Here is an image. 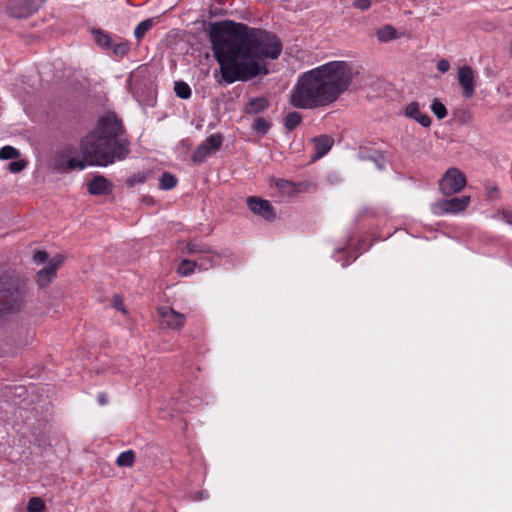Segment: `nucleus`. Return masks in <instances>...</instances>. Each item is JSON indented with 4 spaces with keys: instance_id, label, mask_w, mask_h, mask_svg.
Listing matches in <instances>:
<instances>
[{
    "instance_id": "f257e3e1",
    "label": "nucleus",
    "mask_w": 512,
    "mask_h": 512,
    "mask_svg": "<svg viewBox=\"0 0 512 512\" xmlns=\"http://www.w3.org/2000/svg\"><path fill=\"white\" fill-rule=\"evenodd\" d=\"M209 38L219 64V84L245 82L260 74L266 75L267 68L260 66L257 60L276 59L282 51V43L275 34L230 20L214 23Z\"/></svg>"
},
{
    "instance_id": "f03ea898",
    "label": "nucleus",
    "mask_w": 512,
    "mask_h": 512,
    "mask_svg": "<svg viewBox=\"0 0 512 512\" xmlns=\"http://www.w3.org/2000/svg\"><path fill=\"white\" fill-rule=\"evenodd\" d=\"M354 75L345 61H332L314 68L299 77L290 103L298 109L328 106L348 89Z\"/></svg>"
},
{
    "instance_id": "7ed1b4c3",
    "label": "nucleus",
    "mask_w": 512,
    "mask_h": 512,
    "mask_svg": "<svg viewBox=\"0 0 512 512\" xmlns=\"http://www.w3.org/2000/svg\"><path fill=\"white\" fill-rule=\"evenodd\" d=\"M131 143L121 119L108 112L99 118L93 131L80 144L83 160L67 159V172L76 168L83 170L86 165L106 167L122 161L131 152Z\"/></svg>"
},
{
    "instance_id": "20e7f679",
    "label": "nucleus",
    "mask_w": 512,
    "mask_h": 512,
    "mask_svg": "<svg viewBox=\"0 0 512 512\" xmlns=\"http://www.w3.org/2000/svg\"><path fill=\"white\" fill-rule=\"evenodd\" d=\"M24 298L23 289L0 278V319L19 312L24 307Z\"/></svg>"
},
{
    "instance_id": "39448f33",
    "label": "nucleus",
    "mask_w": 512,
    "mask_h": 512,
    "mask_svg": "<svg viewBox=\"0 0 512 512\" xmlns=\"http://www.w3.org/2000/svg\"><path fill=\"white\" fill-rule=\"evenodd\" d=\"M465 185L466 177L456 167L449 168L439 181V189L446 196L459 193Z\"/></svg>"
},
{
    "instance_id": "423d86ee",
    "label": "nucleus",
    "mask_w": 512,
    "mask_h": 512,
    "mask_svg": "<svg viewBox=\"0 0 512 512\" xmlns=\"http://www.w3.org/2000/svg\"><path fill=\"white\" fill-rule=\"evenodd\" d=\"M45 0H9L6 13L15 19H25L37 12Z\"/></svg>"
},
{
    "instance_id": "0eeeda50",
    "label": "nucleus",
    "mask_w": 512,
    "mask_h": 512,
    "mask_svg": "<svg viewBox=\"0 0 512 512\" xmlns=\"http://www.w3.org/2000/svg\"><path fill=\"white\" fill-rule=\"evenodd\" d=\"M223 144V136L220 133L210 135L201 145L197 147L191 156V159L196 164L203 163L206 158L217 152Z\"/></svg>"
},
{
    "instance_id": "6e6552de",
    "label": "nucleus",
    "mask_w": 512,
    "mask_h": 512,
    "mask_svg": "<svg viewBox=\"0 0 512 512\" xmlns=\"http://www.w3.org/2000/svg\"><path fill=\"white\" fill-rule=\"evenodd\" d=\"M470 203L469 196L455 197L438 201L434 205L435 212L440 214L464 211Z\"/></svg>"
},
{
    "instance_id": "1a4fd4ad",
    "label": "nucleus",
    "mask_w": 512,
    "mask_h": 512,
    "mask_svg": "<svg viewBox=\"0 0 512 512\" xmlns=\"http://www.w3.org/2000/svg\"><path fill=\"white\" fill-rule=\"evenodd\" d=\"M247 205L249 209L256 215L261 216L265 220H273L276 215L274 208L268 200L261 199L259 197L251 196L248 197Z\"/></svg>"
},
{
    "instance_id": "9d476101",
    "label": "nucleus",
    "mask_w": 512,
    "mask_h": 512,
    "mask_svg": "<svg viewBox=\"0 0 512 512\" xmlns=\"http://www.w3.org/2000/svg\"><path fill=\"white\" fill-rule=\"evenodd\" d=\"M63 262L62 256L53 257L47 266L41 269L37 274V283L39 287L44 288L49 285L52 278L55 276L57 269Z\"/></svg>"
},
{
    "instance_id": "9b49d317",
    "label": "nucleus",
    "mask_w": 512,
    "mask_h": 512,
    "mask_svg": "<svg viewBox=\"0 0 512 512\" xmlns=\"http://www.w3.org/2000/svg\"><path fill=\"white\" fill-rule=\"evenodd\" d=\"M159 314L162 318L163 324L168 328L179 330L185 323V316L176 312L172 308L162 307L159 309Z\"/></svg>"
},
{
    "instance_id": "f8f14e48",
    "label": "nucleus",
    "mask_w": 512,
    "mask_h": 512,
    "mask_svg": "<svg viewBox=\"0 0 512 512\" xmlns=\"http://www.w3.org/2000/svg\"><path fill=\"white\" fill-rule=\"evenodd\" d=\"M459 84L463 88V95L470 98L474 94V72L471 67L463 66L458 70Z\"/></svg>"
},
{
    "instance_id": "ddd939ff",
    "label": "nucleus",
    "mask_w": 512,
    "mask_h": 512,
    "mask_svg": "<svg viewBox=\"0 0 512 512\" xmlns=\"http://www.w3.org/2000/svg\"><path fill=\"white\" fill-rule=\"evenodd\" d=\"M314 146V154L311 156L312 161H316L326 155L334 144L332 137L328 135H320L312 140Z\"/></svg>"
},
{
    "instance_id": "4468645a",
    "label": "nucleus",
    "mask_w": 512,
    "mask_h": 512,
    "mask_svg": "<svg viewBox=\"0 0 512 512\" xmlns=\"http://www.w3.org/2000/svg\"><path fill=\"white\" fill-rule=\"evenodd\" d=\"M88 192L95 196L108 195L112 192L113 184L104 176H95L88 184Z\"/></svg>"
},
{
    "instance_id": "2eb2a0df",
    "label": "nucleus",
    "mask_w": 512,
    "mask_h": 512,
    "mask_svg": "<svg viewBox=\"0 0 512 512\" xmlns=\"http://www.w3.org/2000/svg\"><path fill=\"white\" fill-rule=\"evenodd\" d=\"M405 115L420 123L423 127L431 125V118L426 113H422L418 102H411L405 108Z\"/></svg>"
},
{
    "instance_id": "dca6fc26",
    "label": "nucleus",
    "mask_w": 512,
    "mask_h": 512,
    "mask_svg": "<svg viewBox=\"0 0 512 512\" xmlns=\"http://www.w3.org/2000/svg\"><path fill=\"white\" fill-rule=\"evenodd\" d=\"M270 103L265 97L251 98L245 105L244 112L249 115L259 114L268 109Z\"/></svg>"
},
{
    "instance_id": "f3484780",
    "label": "nucleus",
    "mask_w": 512,
    "mask_h": 512,
    "mask_svg": "<svg viewBox=\"0 0 512 512\" xmlns=\"http://www.w3.org/2000/svg\"><path fill=\"white\" fill-rule=\"evenodd\" d=\"M186 253L194 254H214L218 255L210 246L204 243L189 242L185 248Z\"/></svg>"
},
{
    "instance_id": "a211bd4d",
    "label": "nucleus",
    "mask_w": 512,
    "mask_h": 512,
    "mask_svg": "<svg viewBox=\"0 0 512 512\" xmlns=\"http://www.w3.org/2000/svg\"><path fill=\"white\" fill-rule=\"evenodd\" d=\"M94 40L96 44L103 49H110L112 46V40L110 36L101 29H93Z\"/></svg>"
},
{
    "instance_id": "6ab92c4d",
    "label": "nucleus",
    "mask_w": 512,
    "mask_h": 512,
    "mask_svg": "<svg viewBox=\"0 0 512 512\" xmlns=\"http://www.w3.org/2000/svg\"><path fill=\"white\" fill-rule=\"evenodd\" d=\"M302 121V115L299 112H289L284 118V127L287 131H293Z\"/></svg>"
},
{
    "instance_id": "aec40b11",
    "label": "nucleus",
    "mask_w": 512,
    "mask_h": 512,
    "mask_svg": "<svg viewBox=\"0 0 512 512\" xmlns=\"http://www.w3.org/2000/svg\"><path fill=\"white\" fill-rule=\"evenodd\" d=\"M376 36L380 42H388L396 38V30L391 25H385L377 29Z\"/></svg>"
},
{
    "instance_id": "412c9836",
    "label": "nucleus",
    "mask_w": 512,
    "mask_h": 512,
    "mask_svg": "<svg viewBox=\"0 0 512 512\" xmlns=\"http://www.w3.org/2000/svg\"><path fill=\"white\" fill-rule=\"evenodd\" d=\"M159 181H160L159 188L162 190L173 189L177 185V182H178L177 178L169 172H164L161 175Z\"/></svg>"
},
{
    "instance_id": "4be33fe9",
    "label": "nucleus",
    "mask_w": 512,
    "mask_h": 512,
    "mask_svg": "<svg viewBox=\"0 0 512 512\" xmlns=\"http://www.w3.org/2000/svg\"><path fill=\"white\" fill-rule=\"evenodd\" d=\"M153 27V19L148 18L146 20H143L140 22L135 30H134V36L135 38L140 41L145 34Z\"/></svg>"
},
{
    "instance_id": "5701e85b",
    "label": "nucleus",
    "mask_w": 512,
    "mask_h": 512,
    "mask_svg": "<svg viewBox=\"0 0 512 512\" xmlns=\"http://www.w3.org/2000/svg\"><path fill=\"white\" fill-rule=\"evenodd\" d=\"M135 460V453L132 450L122 452L116 460V464L120 467H131Z\"/></svg>"
},
{
    "instance_id": "b1692460",
    "label": "nucleus",
    "mask_w": 512,
    "mask_h": 512,
    "mask_svg": "<svg viewBox=\"0 0 512 512\" xmlns=\"http://www.w3.org/2000/svg\"><path fill=\"white\" fill-rule=\"evenodd\" d=\"M175 94L181 99H189L191 97V88L184 81H176L174 84Z\"/></svg>"
},
{
    "instance_id": "393cba45",
    "label": "nucleus",
    "mask_w": 512,
    "mask_h": 512,
    "mask_svg": "<svg viewBox=\"0 0 512 512\" xmlns=\"http://www.w3.org/2000/svg\"><path fill=\"white\" fill-rule=\"evenodd\" d=\"M276 185L282 191L290 192L292 190L294 193H298L301 191V187L304 185V183H294L288 180L279 179L276 182Z\"/></svg>"
},
{
    "instance_id": "a878e982",
    "label": "nucleus",
    "mask_w": 512,
    "mask_h": 512,
    "mask_svg": "<svg viewBox=\"0 0 512 512\" xmlns=\"http://www.w3.org/2000/svg\"><path fill=\"white\" fill-rule=\"evenodd\" d=\"M252 127L255 132H257L261 135H265L268 133V131L271 127V122L265 118L258 117L254 120Z\"/></svg>"
},
{
    "instance_id": "bb28decb",
    "label": "nucleus",
    "mask_w": 512,
    "mask_h": 512,
    "mask_svg": "<svg viewBox=\"0 0 512 512\" xmlns=\"http://www.w3.org/2000/svg\"><path fill=\"white\" fill-rule=\"evenodd\" d=\"M196 266H197V261L183 259L179 264L178 272L182 276H189L194 272Z\"/></svg>"
},
{
    "instance_id": "cd10ccee",
    "label": "nucleus",
    "mask_w": 512,
    "mask_h": 512,
    "mask_svg": "<svg viewBox=\"0 0 512 512\" xmlns=\"http://www.w3.org/2000/svg\"><path fill=\"white\" fill-rule=\"evenodd\" d=\"M431 111L439 120H442L447 116V109L445 105L438 99L433 100L431 104Z\"/></svg>"
},
{
    "instance_id": "c85d7f7f",
    "label": "nucleus",
    "mask_w": 512,
    "mask_h": 512,
    "mask_svg": "<svg viewBox=\"0 0 512 512\" xmlns=\"http://www.w3.org/2000/svg\"><path fill=\"white\" fill-rule=\"evenodd\" d=\"M46 509L45 502L40 497H32L27 505L28 512H44Z\"/></svg>"
},
{
    "instance_id": "c756f323",
    "label": "nucleus",
    "mask_w": 512,
    "mask_h": 512,
    "mask_svg": "<svg viewBox=\"0 0 512 512\" xmlns=\"http://www.w3.org/2000/svg\"><path fill=\"white\" fill-rule=\"evenodd\" d=\"M20 155V152L12 147V146H4L0 149V159L2 160H10V159H16Z\"/></svg>"
},
{
    "instance_id": "7c9ffc66",
    "label": "nucleus",
    "mask_w": 512,
    "mask_h": 512,
    "mask_svg": "<svg viewBox=\"0 0 512 512\" xmlns=\"http://www.w3.org/2000/svg\"><path fill=\"white\" fill-rule=\"evenodd\" d=\"M53 169L57 172H67V159L64 154H56L53 161Z\"/></svg>"
},
{
    "instance_id": "2f4dec72",
    "label": "nucleus",
    "mask_w": 512,
    "mask_h": 512,
    "mask_svg": "<svg viewBox=\"0 0 512 512\" xmlns=\"http://www.w3.org/2000/svg\"><path fill=\"white\" fill-rule=\"evenodd\" d=\"M110 49L113 50V53L116 56L122 57V56H124V55H126L128 53V51H129V43L127 41L116 43V44L112 43V46H111Z\"/></svg>"
},
{
    "instance_id": "473e14b6",
    "label": "nucleus",
    "mask_w": 512,
    "mask_h": 512,
    "mask_svg": "<svg viewBox=\"0 0 512 512\" xmlns=\"http://www.w3.org/2000/svg\"><path fill=\"white\" fill-rule=\"evenodd\" d=\"M146 181V175L144 173H137L132 175L126 180L128 187H134L136 184H141Z\"/></svg>"
},
{
    "instance_id": "72a5a7b5",
    "label": "nucleus",
    "mask_w": 512,
    "mask_h": 512,
    "mask_svg": "<svg viewBox=\"0 0 512 512\" xmlns=\"http://www.w3.org/2000/svg\"><path fill=\"white\" fill-rule=\"evenodd\" d=\"M26 166H27V161L21 159V160L10 162L8 165V169L12 173H19L22 170H24Z\"/></svg>"
},
{
    "instance_id": "f704fd0d",
    "label": "nucleus",
    "mask_w": 512,
    "mask_h": 512,
    "mask_svg": "<svg viewBox=\"0 0 512 512\" xmlns=\"http://www.w3.org/2000/svg\"><path fill=\"white\" fill-rule=\"evenodd\" d=\"M353 7L362 11H367L372 5L371 0H353Z\"/></svg>"
},
{
    "instance_id": "c9c22d12",
    "label": "nucleus",
    "mask_w": 512,
    "mask_h": 512,
    "mask_svg": "<svg viewBox=\"0 0 512 512\" xmlns=\"http://www.w3.org/2000/svg\"><path fill=\"white\" fill-rule=\"evenodd\" d=\"M48 259V253L46 251H37L34 256L33 260L35 263L42 264L46 262Z\"/></svg>"
},
{
    "instance_id": "e433bc0d",
    "label": "nucleus",
    "mask_w": 512,
    "mask_h": 512,
    "mask_svg": "<svg viewBox=\"0 0 512 512\" xmlns=\"http://www.w3.org/2000/svg\"><path fill=\"white\" fill-rule=\"evenodd\" d=\"M197 266L199 267V269L208 270L209 268L214 266L213 257H208L203 261L197 262Z\"/></svg>"
},
{
    "instance_id": "4c0bfd02",
    "label": "nucleus",
    "mask_w": 512,
    "mask_h": 512,
    "mask_svg": "<svg viewBox=\"0 0 512 512\" xmlns=\"http://www.w3.org/2000/svg\"><path fill=\"white\" fill-rule=\"evenodd\" d=\"M437 69L441 73H445V72H447L450 69V63L447 60H445V59H441L437 63Z\"/></svg>"
},
{
    "instance_id": "58836bf2",
    "label": "nucleus",
    "mask_w": 512,
    "mask_h": 512,
    "mask_svg": "<svg viewBox=\"0 0 512 512\" xmlns=\"http://www.w3.org/2000/svg\"><path fill=\"white\" fill-rule=\"evenodd\" d=\"M501 218L509 225H512V211L502 210L500 212Z\"/></svg>"
},
{
    "instance_id": "ea45409f",
    "label": "nucleus",
    "mask_w": 512,
    "mask_h": 512,
    "mask_svg": "<svg viewBox=\"0 0 512 512\" xmlns=\"http://www.w3.org/2000/svg\"><path fill=\"white\" fill-rule=\"evenodd\" d=\"M113 305L117 310L125 311V309L123 308L122 300L118 299V297H115Z\"/></svg>"
},
{
    "instance_id": "a19ab883",
    "label": "nucleus",
    "mask_w": 512,
    "mask_h": 512,
    "mask_svg": "<svg viewBox=\"0 0 512 512\" xmlns=\"http://www.w3.org/2000/svg\"><path fill=\"white\" fill-rule=\"evenodd\" d=\"M98 402L101 405H105L107 403V398H106V395L104 393H101V394L98 395Z\"/></svg>"
},
{
    "instance_id": "79ce46f5",
    "label": "nucleus",
    "mask_w": 512,
    "mask_h": 512,
    "mask_svg": "<svg viewBox=\"0 0 512 512\" xmlns=\"http://www.w3.org/2000/svg\"><path fill=\"white\" fill-rule=\"evenodd\" d=\"M369 160H371V161L375 162V164L377 165V167H378L379 169H382V168H383V165H382L381 163H379V161H378L376 158H374V157H369Z\"/></svg>"
},
{
    "instance_id": "37998d69",
    "label": "nucleus",
    "mask_w": 512,
    "mask_h": 512,
    "mask_svg": "<svg viewBox=\"0 0 512 512\" xmlns=\"http://www.w3.org/2000/svg\"><path fill=\"white\" fill-rule=\"evenodd\" d=\"M204 497H206V496L204 495V493H203V492H199V493H197V494H196V496L194 497V499H195V500H201V499H203Z\"/></svg>"
},
{
    "instance_id": "c03bdc74",
    "label": "nucleus",
    "mask_w": 512,
    "mask_h": 512,
    "mask_svg": "<svg viewBox=\"0 0 512 512\" xmlns=\"http://www.w3.org/2000/svg\"><path fill=\"white\" fill-rule=\"evenodd\" d=\"M510 57L512 58V40H511V43H510Z\"/></svg>"
},
{
    "instance_id": "a18cd8bd",
    "label": "nucleus",
    "mask_w": 512,
    "mask_h": 512,
    "mask_svg": "<svg viewBox=\"0 0 512 512\" xmlns=\"http://www.w3.org/2000/svg\"><path fill=\"white\" fill-rule=\"evenodd\" d=\"M491 191L492 192H497V187H493Z\"/></svg>"
}]
</instances>
